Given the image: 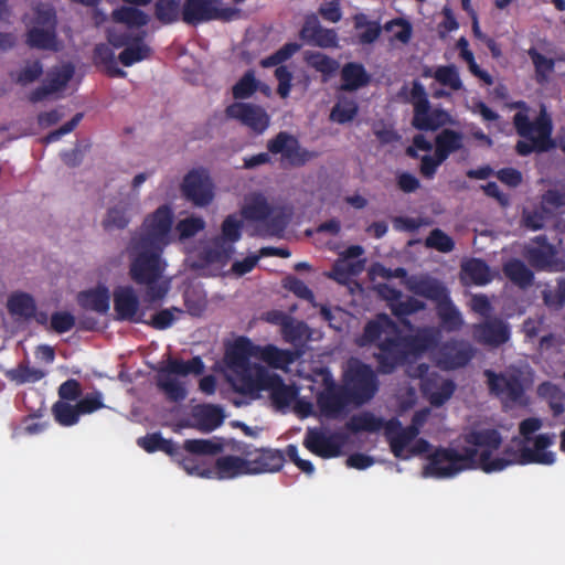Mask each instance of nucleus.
Masks as SVG:
<instances>
[{
  "mask_svg": "<svg viewBox=\"0 0 565 565\" xmlns=\"http://www.w3.org/2000/svg\"><path fill=\"white\" fill-rule=\"evenodd\" d=\"M358 111L359 105L355 99L339 96L338 102L331 110L330 118L338 124H347L355 118Z\"/></svg>",
  "mask_w": 565,
  "mask_h": 565,
  "instance_id": "obj_48",
  "label": "nucleus"
},
{
  "mask_svg": "<svg viewBox=\"0 0 565 565\" xmlns=\"http://www.w3.org/2000/svg\"><path fill=\"white\" fill-rule=\"evenodd\" d=\"M463 147V135L452 129H443L435 138V157L447 160Z\"/></svg>",
  "mask_w": 565,
  "mask_h": 565,
  "instance_id": "obj_39",
  "label": "nucleus"
},
{
  "mask_svg": "<svg viewBox=\"0 0 565 565\" xmlns=\"http://www.w3.org/2000/svg\"><path fill=\"white\" fill-rule=\"evenodd\" d=\"M467 444L461 451L452 447H438L428 457L424 471L435 478H451L461 471L475 468L479 459L477 447L492 452L500 448L502 437L497 429L472 430L465 436Z\"/></svg>",
  "mask_w": 565,
  "mask_h": 565,
  "instance_id": "obj_2",
  "label": "nucleus"
},
{
  "mask_svg": "<svg viewBox=\"0 0 565 565\" xmlns=\"http://www.w3.org/2000/svg\"><path fill=\"white\" fill-rule=\"evenodd\" d=\"M535 246L526 248L525 257L529 264L537 271L564 273L565 255L554 244L548 242L546 235H537L532 238Z\"/></svg>",
  "mask_w": 565,
  "mask_h": 565,
  "instance_id": "obj_10",
  "label": "nucleus"
},
{
  "mask_svg": "<svg viewBox=\"0 0 565 565\" xmlns=\"http://www.w3.org/2000/svg\"><path fill=\"white\" fill-rule=\"evenodd\" d=\"M257 353L258 345L246 337H239L226 349L225 358L231 367H245L250 358L257 359Z\"/></svg>",
  "mask_w": 565,
  "mask_h": 565,
  "instance_id": "obj_30",
  "label": "nucleus"
},
{
  "mask_svg": "<svg viewBox=\"0 0 565 565\" xmlns=\"http://www.w3.org/2000/svg\"><path fill=\"white\" fill-rule=\"evenodd\" d=\"M137 445L149 454L162 451L169 455L172 459H179L181 456L179 446L171 439L163 438L160 433L147 434L143 437H139L137 439Z\"/></svg>",
  "mask_w": 565,
  "mask_h": 565,
  "instance_id": "obj_41",
  "label": "nucleus"
},
{
  "mask_svg": "<svg viewBox=\"0 0 565 565\" xmlns=\"http://www.w3.org/2000/svg\"><path fill=\"white\" fill-rule=\"evenodd\" d=\"M146 36V31H138L136 33L135 40L127 44L119 53L118 60L124 66L129 67L150 57L152 50L145 42Z\"/></svg>",
  "mask_w": 565,
  "mask_h": 565,
  "instance_id": "obj_34",
  "label": "nucleus"
},
{
  "mask_svg": "<svg viewBox=\"0 0 565 565\" xmlns=\"http://www.w3.org/2000/svg\"><path fill=\"white\" fill-rule=\"evenodd\" d=\"M113 20L121 23L131 30L132 28H142L150 21V17L136 7L122 6L113 11Z\"/></svg>",
  "mask_w": 565,
  "mask_h": 565,
  "instance_id": "obj_42",
  "label": "nucleus"
},
{
  "mask_svg": "<svg viewBox=\"0 0 565 565\" xmlns=\"http://www.w3.org/2000/svg\"><path fill=\"white\" fill-rule=\"evenodd\" d=\"M309 328L306 322L297 321L292 317L284 323V328L280 331L285 342L291 344L301 343L307 335Z\"/></svg>",
  "mask_w": 565,
  "mask_h": 565,
  "instance_id": "obj_56",
  "label": "nucleus"
},
{
  "mask_svg": "<svg viewBox=\"0 0 565 565\" xmlns=\"http://www.w3.org/2000/svg\"><path fill=\"white\" fill-rule=\"evenodd\" d=\"M425 244L441 253H450L455 248L454 239L440 228H434L427 236Z\"/></svg>",
  "mask_w": 565,
  "mask_h": 565,
  "instance_id": "obj_60",
  "label": "nucleus"
},
{
  "mask_svg": "<svg viewBox=\"0 0 565 565\" xmlns=\"http://www.w3.org/2000/svg\"><path fill=\"white\" fill-rule=\"evenodd\" d=\"M56 26L57 19L54 9L39 6L34 12V24L26 32V45L41 51H58Z\"/></svg>",
  "mask_w": 565,
  "mask_h": 565,
  "instance_id": "obj_9",
  "label": "nucleus"
},
{
  "mask_svg": "<svg viewBox=\"0 0 565 565\" xmlns=\"http://www.w3.org/2000/svg\"><path fill=\"white\" fill-rule=\"evenodd\" d=\"M205 365L201 356H193L189 361L169 356L164 366L158 370V387L172 402H181L186 397V390L177 379L171 375L188 376L190 374L201 375Z\"/></svg>",
  "mask_w": 565,
  "mask_h": 565,
  "instance_id": "obj_5",
  "label": "nucleus"
},
{
  "mask_svg": "<svg viewBox=\"0 0 565 565\" xmlns=\"http://www.w3.org/2000/svg\"><path fill=\"white\" fill-rule=\"evenodd\" d=\"M130 222V218L127 215V209L124 206H115L108 210L105 220L103 221V226L106 231L110 230H122Z\"/></svg>",
  "mask_w": 565,
  "mask_h": 565,
  "instance_id": "obj_62",
  "label": "nucleus"
},
{
  "mask_svg": "<svg viewBox=\"0 0 565 565\" xmlns=\"http://www.w3.org/2000/svg\"><path fill=\"white\" fill-rule=\"evenodd\" d=\"M182 195L195 206H207L214 199V184L205 168H193L181 183Z\"/></svg>",
  "mask_w": 565,
  "mask_h": 565,
  "instance_id": "obj_12",
  "label": "nucleus"
},
{
  "mask_svg": "<svg viewBox=\"0 0 565 565\" xmlns=\"http://www.w3.org/2000/svg\"><path fill=\"white\" fill-rule=\"evenodd\" d=\"M553 444V436L547 434L537 435L534 439V448L522 447L516 450L513 447H505L501 454L511 465H552L555 461V454L546 448Z\"/></svg>",
  "mask_w": 565,
  "mask_h": 565,
  "instance_id": "obj_11",
  "label": "nucleus"
},
{
  "mask_svg": "<svg viewBox=\"0 0 565 565\" xmlns=\"http://www.w3.org/2000/svg\"><path fill=\"white\" fill-rule=\"evenodd\" d=\"M271 214V207L266 199L258 196L250 203L245 205L242 210V215L245 220L262 222L267 220Z\"/></svg>",
  "mask_w": 565,
  "mask_h": 565,
  "instance_id": "obj_54",
  "label": "nucleus"
},
{
  "mask_svg": "<svg viewBox=\"0 0 565 565\" xmlns=\"http://www.w3.org/2000/svg\"><path fill=\"white\" fill-rule=\"evenodd\" d=\"M513 125L518 135L525 140H519L515 145V151L522 157L530 156L533 152H545L554 147L552 139L553 122L545 108H542L540 115L531 121L529 116L523 113H516L513 117Z\"/></svg>",
  "mask_w": 565,
  "mask_h": 565,
  "instance_id": "obj_4",
  "label": "nucleus"
},
{
  "mask_svg": "<svg viewBox=\"0 0 565 565\" xmlns=\"http://www.w3.org/2000/svg\"><path fill=\"white\" fill-rule=\"evenodd\" d=\"M305 62L310 67L321 73L324 81H328L330 77H332L340 67V64L337 60L321 52H306Z\"/></svg>",
  "mask_w": 565,
  "mask_h": 565,
  "instance_id": "obj_45",
  "label": "nucleus"
},
{
  "mask_svg": "<svg viewBox=\"0 0 565 565\" xmlns=\"http://www.w3.org/2000/svg\"><path fill=\"white\" fill-rule=\"evenodd\" d=\"M116 319L145 323L143 312L139 313V299L131 286H119L114 290Z\"/></svg>",
  "mask_w": 565,
  "mask_h": 565,
  "instance_id": "obj_19",
  "label": "nucleus"
},
{
  "mask_svg": "<svg viewBox=\"0 0 565 565\" xmlns=\"http://www.w3.org/2000/svg\"><path fill=\"white\" fill-rule=\"evenodd\" d=\"M384 429L386 440L394 457L409 459V455H405V449L418 436L419 430L415 426L403 427L397 418L387 420Z\"/></svg>",
  "mask_w": 565,
  "mask_h": 565,
  "instance_id": "obj_20",
  "label": "nucleus"
},
{
  "mask_svg": "<svg viewBox=\"0 0 565 565\" xmlns=\"http://www.w3.org/2000/svg\"><path fill=\"white\" fill-rule=\"evenodd\" d=\"M257 88L258 81L255 77V72L248 70L233 86L232 94L235 99H246L249 98Z\"/></svg>",
  "mask_w": 565,
  "mask_h": 565,
  "instance_id": "obj_57",
  "label": "nucleus"
},
{
  "mask_svg": "<svg viewBox=\"0 0 565 565\" xmlns=\"http://www.w3.org/2000/svg\"><path fill=\"white\" fill-rule=\"evenodd\" d=\"M425 308V302L415 297H407L405 300L401 298L397 302L391 303L392 313L398 318L411 316Z\"/></svg>",
  "mask_w": 565,
  "mask_h": 565,
  "instance_id": "obj_63",
  "label": "nucleus"
},
{
  "mask_svg": "<svg viewBox=\"0 0 565 565\" xmlns=\"http://www.w3.org/2000/svg\"><path fill=\"white\" fill-rule=\"evenodd\" d=\"M228 118L237 119L256 134H263L269 126V116L266 110L254 104L233 103L226 107Z\"/></svg>",
  "mask_w": 565,
  "mask_h": 565,
  "instance_id": "obj_17",
  "label": "nucleus"
},
{
  "mask_svg": "<svg viewBox=\"0 0 565 565\" xmlns=\"http://www.w3.org/2000/svg\"><path fill=\"white\" fill-rule=\"evenodd\" d=\"M462 271L477 286H483L491 281L488 264L479 258H472L462 265Z\"/></svg>",
  "mask_w": 565,
  "mask_h": 565,
  "instance_id": "obj_51",
  "label": "nucleus"
},
{
  "mask_svg": "<svg viewBox=\"0 0 565 565\" xmlns=\"http://www.w3.org/2000/svg\"><path fill=\"white\" fill-rule=\"evenodd\" d=\"M377 371L370 364L352 358L348 361L342 374V382L355 399V407L369 403L379 392Z\"/></svg>",
  "mask_w": 565,
  "mask_h": 565,
  "instance_id": "obj_6",
  "label": "nucleus"
},
{
  "mask_svg": "<svg viewBox=\"0 0 565 565\" xmlns=\"http://www.w3.org/2000/svg\"><path fill=\"white\" fill-rule=\"evenodd\" d=\"M409 102L413 104V116L423 115L426 110H428V105L430 102L424 85L418 81H414L412 84Z\"/></svg>",
  "mask_w": 565,
  "mask_h": 565,
  "instance_id": "obj_58",
  "label": "nucleus"
},
{
  "mask_svg": "<svg viewBox=\"0 0 565 565\" xmlns=\"http://www.w3.org/2000/svg\"><path fill=\"white\" fill-rule=\"evenodd\" d=\"M183 449L191 455L213 456L223 450V445L210 439H186Z\"/></svg>",
  "mask_w": 565,
  "mask_h": 565,
  "instance_id": "obj_55",
  "label": "nucleus"
},
{
  "mask_svg": "<svg viewBox=\"0 0 565 565\" xmlns=\"http://www.w3.org/2000/svg\"><path fill=\"white\" fill-rule=\"evenodd\" d=\"M435 309L439 326L444 331L457 332L462 328L463 317L450 297L435 306Z\"/></svg>",
  "mask_w": 565,
  "mask_h": 565,
  "instance_id": "obj_38",
  "label": "nucleus"
},
{
  "mask_svg": "<svg viewBox=\"0 0 565 565\" xmlns=\"http://www.w3.org/2000/svg\"><path fill=\"white\" fill-rule=\"evenodd\" d=\"M43 74V65L36 60L33 62H28L24 67H22L19 72H17L15 76L12 78L17 84L25 86L38 81Z\"/></svg>",
  "mask_w": 565,
  "mask_h": 565,
  "instance_id": "obj_61",
  "label": "nucleus"
},
{
  "mask_svg": "<svg viewBox=\"0 0 565 565\" xmlns=\"http://www.w3.org/2000/svg\"><path fill=\"white\" fill-rule=\"evenodd\" d=\"M241 10L222 7L221 0H184L181 9V20L192 26L210 21L230 22L239 17Z\"/></svg>",
  "mask_w": 565,
  "mask_h": 565,
  "instance_id": "obj_8",
  "label": "nucleus"
},
{
  "mask_svg": "<svg viewBox=\"0 0 565 565\" xmlns=\"http://www.w3.org/2000/svg\"><path fill=\"white\" fill-rule=\"evenodd\" d=\"M239 369L242 372L239 376V385L236 388L238 392L253 394L266 390L265 377L271 376L273 373H269L262 365H255L252 367L248 364L247 366Z\"/></svg>",
  "mask_w": 565,
  "mask_h": 565,
  "instance_id": "obj_35",
  "label": "nucleus"
},
{
  "mask_svg": "<svg viewBox=\"0 0 565 565\" xmlns=\"http://www.w3.org/2000/svg\"><path fill=\"white\" fill-rule=\"evenodd\" d=\"M473 339L482 345L499 348L511 339V327L500 318H490L472 326Z\"/></svg>",
  "mask_w": 565,
  "mask_h": 565,
  "instance_id": "obj_16",
  "label": "nucleus"
},
{
  "mask_svg": "<svg viewBox=\"0 0 565 565\" xmlns=\"http://www.w3.org/2000/svg\"><path fill=\"white\" fill-rule=\"evenodd\" d=\"M267 149L271 154H281V161L291 167H302L317 156L302 148L299 140L287 131H280L268 140Z\"/></svg>",
  "mask_w": 565,
  "mask_h": 565,
  "instance_id": "obj_13",
  "label": "nucleus"
},
{
  "mask_svg": "<svg viewBox=\"0 0 565 565\" xmlns=\"http://www.w3.org/2000/svg\"><path fill=\"white\" fill-rule=\"evenodd\" d=\"M422 391L433 406L440 407L451 398L456 391V384L449 379L426 377L423 380Z\"/></svg>",
  "mask_w": 565,
  "mask_h": 565,
  "instance_id": "obj_27",
  "label": "nucleus"
},
{
  "mask_svg": "<svg viewBox=\"0 0 565 565\" xmlns=\"http://www.w3.org/2000/svg\"><path fill=\"white\" fill-rule=\"evenodd\" d=\"M356 344L361 348H377L373 358L376 361V371L382 375L392 374L404 365L409 353L408 340L402 335L397 323L386 313H379L366 322Z\"/></svg>",
  "mask_w": 565,
  "mask_h": 565,
  "instance_id": "obj_1",
  "label": "nucleus"
},
{
  "mask_svg": "<svg viewBox=\"0 0 565 565\" xmlns=\"http://www.w3.org/2000/svg\"><path fill=\"white\" fill-rule=\"evenodd\" d=\"M164 249L141 246L130 241L129 276L138 286H145L143 301L150 305L160 303L170 290V280L163 277L167 263L162 258Z\"/></svg>",
  "mask_w": 565,
  "mask_h": 565,
  "instance_id": "obj_3",
  "label": "nucleus"
},
{
  "mask_svg": "<svg viewBox=\"0 0 565 565\" xmlns=\"http://www.w3.org/2000/svg\"><path fill=\"white\" fill-rule=\"evenodd\" d=\"M541 205L546 212L565 213V182H557L547 189L542 194Z\"/></svg>",
  "mask_w": 565,
  "mask_h": 565,
  "instance_id": "obj_47",
  "label": "nucleus"
},
{
  "mask_svg": "<svg viewBox=\"0 0 565 565\" xmlns=\"http://www.w3.org/2000/svg\"><path fill=\"white\" fill-rule=\"evenodd\" d=\"M527 55L534 66L535 82L540 85L546 84L550 75L554 72L555 61L551 57L544 56L535 47H530L527 50Z\"/></svg>",
  "mask_w": 565,
  "mask_h": 565,
  "instance_id": "obj_46",
  "label": "nucleus"
},
{
  "mask_svg": "<svg viewBox=\"0 0 565 565\" xmlns=\"http://www.w3.org/2000/svg\"><path fill=\"white\" fill-rule=\"evenodd\" d=\"M52 414L56 423H58L63 427L76 425L81 417L76 404L72 405L63 401H57L53 404Z\"/></svg>",
  "mask_w": 565,
  "mask_h": 565,
  "instance_id": "obj_52",
  "label": "nucleus"
},
{
  "mask_svg": "<svg viewBox=\"0 0 565 565\" xmlns=\"http://www.w3.org/2000/svg\"><path fill=\"white\" fill-rule=\"evenodd\" d=\"M543 301L548 308L559 310L565 306V277L557 279L555 290H544Z\"/></svg>",
  "mask_w": 565,
  "mask_h": 565,
  "instance_id": "obj_64",
  "label": "nucleus"
},
{
  "mask_svg": "<svg viewBox=\"0 0 565 565\" xmlns=\"http://www.w3.org/2000/svg\"><path fill=\"white\" fill-rule=\"evenodd\" d=\"M77 302L85 310L105 315L109 310V289L104 285H98L95 288L83 290L77 295Z\"/></svg>",
  "mask_w": 565,
  "mask_h": 565,
  "instance_id": "obj_32",
  "label": "nucleus"
},
{
  "mask_svg": "<svg viewBox=\"0 0 565 565\" xmlns=\"http://www.w3.org/2000/svg\"><path fill=\"white\" fill-rule=\"evenodd\" d=\"M504 275L520 288H527L534 281L533 271L520 259H512L503 267Z\"/></svg>",
  "mask_w": 565,
  "mask_h": 565,
  "instance_id": "obj_43",
  "label": "nucleus"
},
{
  "mask_svg": "<svg viewBox=\"0 0 565 565\" xmlns=\"http://www.w3.org/2000/svg\"><path fill=\"white\" fill-rule=\"evenodd\" d=\"M456 120L450 113L444 108H431L428 105V110L423 115L413 116L412 126L419 131H436L447 125H455Z\"/></svg>",
  "mask_w": 565,
  "mask_h": 565,
  "instance_id": "obj_28",
  "label": "nucleus"
},
{
  "mask_svg": "<svg viewBox=\"0 0 565 565\" xmlns=\"http://www.w3.org/2000/svg\"><path fill=\"white\" fill-rule=\"evenodd\" d=\"M303 446L312 454L328 459L338 457L341 452L340 445L332 436H327L323 431L310 428L306 433Z\"/></svg>",
  "mask_w": 565,
  "mask_h": 565,
  "instance_id": "obj_24",
  "label": "nucleus"
},
{
  "mask_svg": "<svg viewBox=\"0 0 565 565\" xmlns=\"http://www.w3.org/2000/svg\"><path fill=\"white\" fill-rule=\"evenodd\" d=\"M174 460L191 476H198L207 479H212L213 477V471L211 468H207L204 463L199 462L198 459L184 455L182 451L179 459Z\"/></svg>",
  "mask_w": 565,
  "mask_h": 565,
  "instance_id": "obj_59",
  "label": "nucleus"
},
{
  "mask_svg": "<svg viewBox=\"0 0 565 565\" xmlns=\"http://www.w3.org/2000/svg\"><path fill=\"white\" fill-rule=\"evenodd\" d=\"M407 288L413 294L434 301L436 306L450 297L448 288L433 278L411 280Z\"/></svg>",
  "mask_w": 565,
  "mask_h": 565,
  "instance_id": "obj_31",
  "label": "nucleus"
},
{
  "mask_svg": "<svg viewBox=\"0 0 565 565\" xmlns=\"http://www.w3.org/2000/svg\"><path fill=\"white\" fill-rule=\"evenodd\" d=\"M433 77L443 86H447L455 92L463 87L458 68L454 64L438 66L434 71Z\"/></svg>",
  "mask_w": 565,
  "mask_h": 565,
  "instance_id": "obj_53",
  "label": "nucleus"
},
{
  "mask_svg": "<svg viewBox=\"0 0 565 565\" xmlns=\"http://www.w3.org/2000/svg\"><path fill=\"white\" fill-rule=\"evenodd\" d=\"M248 459L238 456L226 455L215 460L214 467L211 468L213 477L218 480L234 479L238 476L249 475Z\"/></svg>",
  "mask_w": 565,
  "mask_h": 565,
  "instance_id": "obj_26",
  "label": "nucleus"
},
{
  "mask_svg": "<svg viewBox=\"0 0 565 565\" xmlns=\"http://www.w3.org/2000/svg\"><path fill=\"white\" fill-rule=\"evenodd\" d=\"M179 0H157L154 3V15L162 24H172L181 20Z\"/></svg>",
  "mask_w": 565,
  "mask_h": 565,
  "instance_id": "obj_50",
  "label": "nucleus"
},
{
  "mask_svg": "<svg viewBox=\"0 0 565 565\" xmlns=\"http://www.w3.org/2000/svg\"><path fill=\"white\" fill-rule=\"evenodd\" d=\"M7 308L12 317L31 320L35 317L36 303L30 294L15 291L8 297Z\"/></svg>",
  "mask_w": 565,
  "mask_h": 565,
  "instance_id": "obj_40",
  "label": "nucleus"
},
{
  "mask_svg": "<svg viewBox=\"0 0 565 565\" xmlns=\"http://www.w3.org/2000/svg\"><path fill=\"white\" fill-rule=\"evenodd\" d=\"M299 352L289 349H280L275 344L258 345L257 359L273 369L286 370L298 358Z\"/></svg>",
  "mask_w": 565,
  "mask_h": 565,
  "instance_id": "obj_29",
  "label": "nucleus"
},
{
  "mask_svg": "<svg viewBox=\"0 0 565 565\" xmlns=\"http://www.w3.org/2000/svg\"><path fill=\"white\" fill-rule=\"evenodd\" d=\"M234 253V246L218 243L213 238L211 246L203 248L193 262L192 268H204L212 264H226Z\"/></svg>",
  "mask_w": 565,
  "mask_h": 565,
  "instance_id": "obj_36",
  "label": "nucleus"
},
{
  "mask_svg": "<svg viewBox=\"0 0 565 565\" xmlns=\"http://www.w3.org/2000/svg\"><path fill=\"white\" fill-rule=\"evenodd\" d=\"M340 78L339 90L356 92L366 87L371 83L372 76L362 63L348 62L341 68Z\"/></svg>",
  "mask_w": 565,
  "mask_h": 565,
  "instance_id": "obj_25",
  "label": "nucleus"
},
{
  "mask_svg": "<svg viewBox=\"0 0 565 565\" xmlns=\"http://www.w3.org/2000/svg\"><path fill=\"white\" fill-rule=\"evenodd\" d=\"M473 347L463 340L451 339L443 342L435 352L437 365L445 371L465 367L475 356Z\"/></svg>",
  "mask_w": 565,
  "mask_h": 565,
  "instance_id": "obj_14",
  "label": "nucleus"
},
{
  "mask_svg": "<svg viewBox=\"0 0 565 565\" xmlns=\"http://www.w3.org/2000/svg\"><path fill=\"white\" fill-rule=\"evenodd\" d=\"M484 375L488 380V386L492 394L512 403H520L522 401L524 396V386L518 376L497 374L491 370H486Z\"/></svg>",
  "mask_w": 565,
  "mask_h": 565,
  "instance_id": "obj_22",
  "label": "nucleus"
},
{
  "mask_svg": "<svg viewBox=\"0 0 565 565\" xmlns=\"http://www.w3.org/2000/svg\"><path fill=\"white\" fill-rule=\"evenodd\" d=\"M73 75L74 67L71 64L50 71L43 84L30 93L29 100L36 104L45 100L55 93L62 92L67 86Z\"/></svg>",
  "mask_w": 565,
  "mask_h": 565,
  "instance_id": "obj_21",
  "label": "nucleus"
},
{
  "mask_svg": "<svg viewBox=\"0 0 565 565\" xmlns=\"http://www.w3.org/2000/svg\"><path fill=\"white\" fill-rule=\"evenodd\" d=\"M285 462V456L280 450L262 449L253 459H248L249 475L279 471Z\"/></svg>",
  "mask_w": 565,
  "mask_h": 565,
  "instance_id": "obj_33",
  "label": "nucleus"
},
{
  "mask_svg": "<svg viewBox=\"0 0 565 565\" xmlns=\"http://www.w3.org/2000/svg\"><path fill=\"white\" fill-rule=\"evenodd\" d=\"M93 60L95 65L104 66L106 73L110 77H124L126 75V72L117 66L113 50L105 43H100L95 46Z\"/></svg>",
  "mask_w": 565,
  "mask_h": 565,
  "instance_id": "obj_44",
  "label": "nucleus"
},
{
  "mask_svg": "<svg viewBox=\"0 0 565 565\" xmlns=\"http://www.w3.org/2000/svg\"><path fill=\"white\" fill-rule=\"evenodd\" d=\"M321 413L327 417H337L349 406H355V399L342 382L335 384L333 380L326 381V388L317 397Z\"/></svg>",
  "mask_w": 565,
  "mask_h": 565,
  "instance_id": "obj_15",
  "label": "nucleus"
},
{
  "mask_svg": "<svg viewBox=\"0 0 565 565\" xmlns=\"http://www.w3.org/2000/svg\"><path fill=\"white\" fill-rule=\"evenodd\" d=\"M173 211L170 205L162 204L143 220L140 232L130 241L140 243L141 246L164 249L171 242L173 225Z\"/></svg>",
  "mask_w": 565,
  "mask_h": 565,
  "instance_id": "obj_7",
  "label": "nucleus"
},
{
  "mask_svg": "<svg viewBox=\"0 0 565 565\" xmlns=\"http://www.w3.org/2000/svg\"><path fill=\"white\" fill-rule=\"evenodd\" d=\"M193 417L199 430L211 433L223 424L225 414L224 409L218 405L204 404L196 407Z\"/></svg>",
  "mask_w": 565,
  "mask_h": 565,
  "instance_id": "obj_37",
  "label": "nucleus"
},
{
  "mask_svg": "<svg viewBox=\"0 0 565 565\" xmlns=\"http://www.w3.org/2000/svg\"><path fill=\"white\" fill-rule=\"evenodd\" d=\"M265 391L269 392L271 405L276 409L284 411L288 408L298 396V390L295 386L287 385L280 375L273 373L271 376L265 377Z\"/></svg>",
  "mask_w": 565,
  "mask_h": 565,
  "instance_id": "obj_23",
  "label": "nucleus"
},
{
  "mask_svg": "<svg viewBox=\"0 0 565 565\" xmlns=\"http://www.w3.org/2000/svg\"><path fill=\"white\" fill-rule=\"evenodd\" d=\"M299 36L305 43L312 46L321 49H334L339 46L337 31L323 28L320 24L318 17L313 13L305 18Z\"/></svg>",
  "mask_w": 565,
  "mask_h": 565,
  "instance_id": "obj_18",
  "label": "nucleus"
},
{
  "mask_svg": "<svg viewBox=\"0 0 565 565\" xmlns=\"http://www.w3.org/2000/svg\"><path fill=\"white\" fill-rule=\"evenodd\" d=\"M243 221L235 214L227 215L221 226V235L215 239L221 244L233 246L242 237Z\"/></svg>",
  "mask_w": 565,
  "mask_h": 565,
  "instance_id": "obj_49",
  "label": "nucleus"
}]
</instances>
